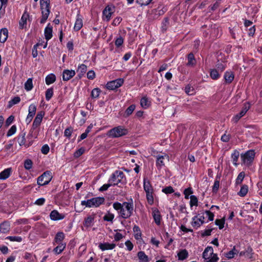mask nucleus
<instances>
[{"label": "nucleus", "mask_w": 262, "mask_h": 262, "mask_svg": "<svg viewBox=\"0 0 262 262\" xmlns=\"http://www.w3.org/2000/svg\"><path fill=\"white\" fill-rule=\"evenodd\" d=\"M113 207L117 211L119 215L124 219L129 218L132 215L134 209L132 201L130 202H124L122 203L115 202L113 203Z\"/></svg>", "instance_id": "1"}, {"label": "nucleus", "mask_w": 262, "mask_h": 262, "mask_svg": "<svg viewBox=\"0 0 262 262\" xmlns=\"http://www.w3.org/2000/svg\"><path fill=\"white\" fill-rule=\"evenodd\" d=\"M108 182L113 186L118 185L119 183L123 184L126 183V178L122 171L116 170L111 174Z\"/></svg>", "instance_id": "2"}, {"label": "nucleus", "mask_w": 262, "mask_h": 262, "mask_svg": "<svg viewBox=\"0 0 262 262\" xmlns=\"http://www.w3.org/2000/svg\"><path fill=\"white\" fill-rule=\"evenodd\" d=\"M128 134V130L122 126H118L109 130L106 135L112 138H119Z\"/></svg>", "instance_id": "3"}, {"label": "nucleus", "mask_w": 262, "mask_h": 262, "mask_svg": "<svg viewBox=\"0 0 262 262\" xmlns=\"http://www.w3.org/2000/svg\"><path fill=\"white\" fill-rule=\"evenodd\" d=\"M104 197H95L86 201H82L81 205L89 208L98 207L104 203Z\"/></svg>", "instance_id": "4"}, {"label": "nucleus", "mask_w": 262, "mask_h": 262, "mask_svg": "<svg viewBox=\"0 0 262 262\" xmlns=\"http://www.w3.org/2000/svg\"><path fill=\"white\" fill-rule=\"evenodd\" d=\"M202 257L206 262H217L219 259L217 254L214 253L213 248L211 246H208L205 249Z\"/></svg>", "instance_id": "5"}, {"label": "nucleus", "mask_w": 262, "mask_h": 262, "mask_svg": "<svg viewBox=\"0 0 262 262\" xmlns=\"http://www.w3.org/2000/svg\"><path fill=\"white\" fill-rule=\"evenodd\" d=\"M40 4L42 13L40 23L43 24L48 19L50 12V0H40Z\"/></svg>", "instance_id": "6"}, {"label": "nucleus", "mask_w": 262, "mask_h": 262, "mask_svg": "<svg viewBox=\"0 0 262 262\" xmlns=\"http://www.w3.org/2000/svg\"><path fill=\"white\" fill-rule=\"evenodd\" d=\"M255 151L253 150H249L241 155V160L243 164L246 166H249L252 163L254 157Z\"/></svg>", "instance_id": "7"}, {"label": "nucleus", "mask_w": 262, "mask_h": 262, "mask_svg": "<svg viewBox=\"0 0 262 262\" xmlns=\"http://www.w3.org/2000/svg\"><path fill=\"white\" fill-rule=\"evenodd\" d=\"M52 174L50 171H46L37 178V183L39 186L47 185L51 181Z\"/></svg>", "instance_id": "8"}, {"label": "nucleus", "mask_w": 262, "mask_h": 262, "mask_svg": "<svg viewBox=\"0 0 262 262\" xmlns=\"http://www.w3.org/2000/svg\"><path fill=\"white\" fill-rule=\"evenodd\" d=\"M123 83V79L118 78L116 80L108 82L106 84V88L108 90H114L122 86Z\"/></svg>", "instance_id": "9"}, {"label": "nucleus", "mask_w": 262, "mask_h": 262, "mask_svg": "<svg viewBox=\"0 0 262 262\" xmlns=\"http://www.w3.org/2000/svg\"><path fill=\"white\" fill-rule=\"evenodd\" d=\"M156 165L158 169H161L165 166L164 160L169 161V156L166 154L164 155H158L156 156Z\"/></svg>", "instance_id": "10"}, {"label": "nucleus", "mask_w": 262, "mask_h": 262, "mask_svg": "<svg viewBox=\"0 0 262 262\" xmlns=\"http://www.w3.org/2000/svg\"><path fill=\"white\" fill-rule=\"evenodd\" d=\"M45 115V112L43 111H40L38 112L37 114L34 121L33 122L32 128L35 129L37 128L40 125L42 118Z\"/></svg>", "instance_id": "11"}, {"label": "nucleus", "mask_w": 262, "mask_h": 262, "mask_svg": "<svg viewBox=\"0 0 262 262\" xmlns=\"http://www.w3.org/2000/svg\"><path fill=\"white\" fill-rule=\"evenodd\" d=\"M52 27L49 24L45 29L44 34L45 38L47 40L46 42L43 45V49H45L47 47L48 41L52 37Z\"/></svg>", "instance_id": "12"}, {"label": "nucleus", "mask_w": 262, "mask_h": 262, "mask_svg": "<svg viewBox=\"0 0 262 262\" xmlns=\"http://www.w3.org/2000/svg\"><path fill=\"white\" fill-rule=\"evenodd\" d=\"M152 216L154 218L155 223L157 225L161 224V215L159 210L156 208H152Z\"/></svg>", "instance_id": "13"}, {"label": "nucleus", "mask_w": 262, "mask_h": 262, "mask_svg": "<svg viewBox=\"0 0 262 262\" xmlns=\"http://www.w3.org/2000/svg\"><path fill=\"white\" fill-rule=\"evenodd\" d=\"M113 13V9L107 6L103 11V19L108 21L110 20L112 15Z\"/></svg>", "instance_id": "14"}, {"label": "nucleus", "mask_w": 262, "mask_h": 262, "mask_svg": "<svg viewBox=\"0 0 262 262\" xmlns=\"http://www.w3.org/2000/svg\"><path fill=\"white\" fill-rule=\"evenodd\" d=\"M50 216L52 221H59L63 219L65 217V215L59 213L58 211L54 210L51 212Z\"/></svg>", "instance_id": "15"}, {"label": "nucleus", "mask_w": 262, "mask_h": 262, "mask_svg": "<svg viewBox=\"0 0 262 262\" xmlns=\"http://www.w3.org/2000/svg\"><path fill=\"white\" fill-rule=\"evenodd\" d=\"M75 72L72 70H64L62 73V79L63 81H68L74 77Z\"/></svg>", "instance_id": "16"}, {"label": "nucleus", "mask_w": 262, "mask_h": 262, "mask_svg": "<svg viewBox=\"0 0 262 262\" xmlns=\"http://www.w3.org/2000/svg\"><path fill=\"white\" fill-rule=\"evenodd\" d=\"M65 238V235L62 232H58L56 233L53 244L55 245L56 244H66L63 243V241Z\"/></svg>", "instance_id": "17"}, {"label": "nucleus", "mask_w": 262, "mask_h": 262, "mask_svg": "<svg viewBox=\"0 0 262 262\" xmlns=\"http://www.w3.org/2000/svg\"><path fill=\"white\" fill-rule=\"evenodd\" d=\"M116 245L114 243H100L99 244L98 247L102 251H105L108 250H112L116 247Z\"/></svg>", "instance_id": "18"}, {"label": "nucleus", "mask_w": 262, "mask_h": 262, "mask_svg": "<svg viewBox=\"0 0 262 262\" xmlns=\"http://www.w3.org/2000/svg\"><path fill=\"white\" fill-rule=\"evenodd\" d=\"M95 215L87 216L83 222V225L86 228L92 227L94 224Z\"/></svg>", "instance_id": "19"}, {"label": "nucleus", "mask_w": 262, "mask_h": 262, "mask_svg": "<svg viewBox=\"0 0 262 262\" xmlns=\"http://www.w3.org/2000/svg\"><path fill=\"white\" fill-rule=\"evenodd\" d=\"M83 26V21L82 18L79 14H78L76 16V20L74 26V29L75 31H79Z\"/></svg>", "instance_id": "20"}, {"label": "nucleus", "mask_w": 262, "mask_h": 262, "mask_svg": "<svg viewBox=\"0 0 262 262\" xmlns=\"http://www.w3.org/2000/svg\"><path fill=\"white\" fill-rule=\"evenodd\" d=\"M143 188L146 193L154 192V189L150 182L146 178H144L143 180Z\"/></svg>", "instance_id": "21"}, {"label": "nucleus", "mask_w": 262, "mask_h": 262, "mask_svg": "<svg viewBox=\"0 0 262 262\" xmlns=\"http://www.w3.org/2000/svg\"><path fill=\"white\" fill-rule=\"evenodd\" d=\"M137 256L139 262H149L150 259L144 251H140L138 252Z\"/></svg>", "instance_id": "22"}, {"label": "nucleus", "mask_w": 262, "mask_h": 262, "mask_svg": "<svg viewBox=\"0 0 262 262\" xmlns=\"http://www.w3.org/2000/svg\"><path fill=\"white\" fill-rule=\"evenodd\" d=\"M8 36V31L6 28H3L0 31V42H5Z\"/></svg>", "instance_id": "23"}, {"label": "nucleus", "mask_w": 262, "mask_h": 262, "mask_svg": "<svg viewBox=\"0 0 262 262\" xmlns=\"http://www.w3.org/2000/svg\"><path fill=\"white\" fill-rule=\"evenodd\" d=\"M224 78L226 83H230L233 80L234 76L232 72L227 71L224 74Z\"/></svg>", "instance_id": "24"}, {"label": "nucleus", "mask_w": 262, "mask_h": 262, "mask_svg": "<svg viewBox=\"0 0 262 262\" xmlns=\"http://www.w3.org/2000/svg\"><path fill=\"white\" fill-rule=\"evenodd\" d=\"M10 229V225L7 222H4L0 225V232L3 233H8Z\"/></svg>", "instance_id": "25"}, {"label": "nucleus", "mask_w": 262, "mask_h": 262, "mask_svg": "<svg viewBox=\"0 0 262 262\" xmlns=\"http://www.w3.org/2000/svg\"><path fill=\"white\" fill-rule=\"evenodd\" d=\"M133 231L134 232V237L137 241L142 240V233L139 226L135 225L133 227Z\"/></svg>", "instance_id": "26"}, {"label": "nucleus", "mask_w": 262, "mask_h": 262, "mask_svg": "<svg viewBox=\"0 0 262 262\" xmlns=\"http://www.w3.org/2000/svg\"><path fill=\"white\" fill-rule=\"evenodd\" d=\"M87 67L85 64H81L78 66V69L77 70V73L79 78L82 77V76L85 73Z\"/></svg>", "instance_id": "27"}, {"label": "nucleus", "mask_w": 262, "mask_h": 262, "mask_svg": "<svg viewBox=\"0 0 262 262\" xmlns=\"http://www.w3.org/2000/svg\"><path fill=\"white\" fill-rule=\"evenodd\" d=\"M58 245L55 248L53 249V252L55 254H60L66 248V244H56Z\"/></svg>", "instance_id": "28"}, {"label": "nucleus", "mask_w": 262, "mask_h": 262, "mask_svg": "<svg viewBox=\"0 0 262 262\" xmlns=\"http://www.w3.org/2000/svg\"><path fill=\"white\" fill-rule=\"evenodd\" d=\"M203 224V222L201 221L200 219H199V217L194 216L192 217L191 225L193 228L198 229Z\"/></svg>", "instance_id": "29"}, {"label": "nucleus", "mask_w": 262, "mask_h": 262, "mask_svg": "<svg viewBox=\"0 0 262 262\" xmlns=\"http://www.w3.org/2000/svg\"><path fill=\"white\" fill-rule=\"evenodd\" d=\"M140 104L143 108H147L150 105V101L146 96L143 97L140 100Z\"/></svg>", "instance_id": "30"}, {"label": "nucleus", "mask_w": 262, "mask_h": 262, "mask_svg": "<svg viewBox=\"0 0 262 262\" xmlns=\"http://www.w3.org/2000/svg\"><path fill=\"white\" fill-rule=\"evenodd\" d=\"M29 17V14L27 13H24L19 21V26L20 28H24L27 25V20Z\"/></svg>", "instance_id": "31"}, {"label": "nucleus", "mask_w": 262, "mask_h": 262, "mask_svg": "<svg viewBox=\"0 0 262 262\" xmlns=\"http://www.w3.org/2000/svg\"><path fill=\"white\" fill-rule=\"evenodd\" d=\"M11 168H7L0 173V180H5L10 175Z\"/></svg>", "instance_id": "32"}, {"label": "nucleus", "mask_w": 262, "mask_h": 262, "mask_svg": "<svg viewBox=\"0 0 262 262\" xmlns=\"http://www.w3.org/2000/svg\"><path fill=\"white\" fill-rule=\"evenodd\" d=\"M178 259L181 260H183L188 257V252L186 249L181 250L178 253Z\"/></svg>", "instance_id": "33"}, {"label": "nucleus", "mask_w": 262, "mask_h": 262, "mask_svg": "<svg viewBox=\"0 0 262 262\" xmlns=\"http://www.w3.org/2000/svg\"><path fill=\"white\" fill-rule=\"evenodd\" d=\"M56 80V76L54 74H50L48 75L45 79L46 83L47 85H50L53 83Z\"/></svg>", "instance_id": "34"}, {"label": "nucleus", "mask_w": 262, "mask_h": 262, "mask_svg": "<svg viewBox=\"0 0 262 262\" xmlns=\"http://www.w3.org/2000/svg\"><path fill=\"white\" fill-rule=\"evenodd\" d=\"M188 62L187 66L190 67H193L196 64V60L194 58V55L192 53H190L188 55Z\"/></svg>", "instance_id": "35"}, {"label": "nucleus", "mask_w": 262, "mask_h": 262, "mask_svg": "<svg viewBox=\"0 0 262 262\" xmlns=\"http://www.w3.org/2000/svg\"><path fill=\"white\" fill-rule=\"evenodd\" d=\"M239 152L238 151L235 150L231 154V158L232 162L234 165L237 166L238 164L237 163L238 159L239 158Z\"/></svg>", "instance_id": "36"}, {"label": "nucleus", "mask_w": 262, "mask_h": 262, "mask_svg": "<svg viewBox=\"0 0 262 262\" xmlns=\"http://www.w3.org/2000/svg\"><path fill=\"white\" fill-rule=\"evenodd\" d=\"M250 106L251 105L249 102L245 103L243 105V107L241 111L239 113L241 116L243 117L246 114L248 111L250 109Z\"/></svg>", "instance_id": "37"}, {"label": "nucleus", "mask_w": 262, "mask_h": 262, "mask_svg": "<svg viewBox=\"0 0 262 262\" xmlns=\"http://www.w3.org/2000/svg\"><path fill=\"white\" fill-rule=\"evenodd\" d=\"M248 187L246 185H243L239 192L237 193L238 195L240 196L244 197L248 193Z\"/></svg>", "instance_id": "38"}, {"label": "nucleus", "mask_w": 262, "mask_h": 262, "mask_svg": "<svg viewBox=\"0 0 262 262\" xmlns=\"http://www.w3.org/2000/svg\"><path fill=\"white\" fill-rule=\"evenodd\" d=\"M33 88L32 78H30L27 79L25 83V89L27 91H31Z\"/></svg>", "instance_id": "39"}, {"label": "nucleus", "mask_w": 262, "mask_h": 262, "mask_svg": "<svg viewBox=\"0 0 262 262\" xmlns=\"http://www.w3.org/2000/svg\"><path fill=\"white\" fill-rule=\"evenodd\" d=\"M115 215L113 213L107 212L103 216V219L105 221L113 222Z\"/></svg>", "instance_id": "40"}, {"label": "nucleus", "mask_w": 262, "mask_h": 262, "mask_svg": "<svg viewBox=\"0 0 262 262\" xmlns=\"http://www.w3.org/2000/svg\"><path fill=\"white\" fill-rule=\"evenodd\" d=\"M36 112V106L34 104H31L29 105L28 108V115L34 117Z\"/></svg>", "instance_id": "41"}, {"label": "nucleus", "mask_w": 262, "mask_h": 262, "mask_svg": "<svg viewBox=\"0 0 262 262\" xmlns=\"http://www.w3.org/2000/svg\"><path fill=\"white\" fill-rule=\"evenodd\" d=\"M20 101V98L18 96L14 97L11 99L8 103V107L10 108L13 105L18 103Z\"/></svg>", "instance_id": "42"}, {"label": "nucleus", "mask_w": 262, "mask_h": 262, "mask_svg": "<svg viewBox=\"0 0 262 262\" xmlns=\"http://www.w3.org/2000/svg\"><path fill=\"white\" fill-rule=\"evenodd\" d=\"M153 193H154V192L146 193V197L147 202L150 205H152L154 203Z\"/></svg>", "instance_id": "43"}, {"label": "nucleus", "mask_w": 262, "mask_h": 262, "mask_svg": "<svg viewBox=\"0 0 262 262\" xmlns=\"http://www.w3.org/2000/svg\"><path fill=\"white\" fill-rule=\"evenodd\" d=\"M245 176V172L242 171L240 172L235 180L236 185H239L242 183Z\"/></svg>", "instance_id": "44"}, {"label": "nucleus", "mask_w": 262, "mask_h": 262, "mask_svg": "<svg viewBox=\"0 0 262 262\" xmlns=\"http://www.w3.org/2000/svg\"><path fill=\"white\" fill-rule=\"evenodd\" d=\"M210 75L211 78L214 80L217 79L220 76V74L216 69L211 70L210 73Z\"/></svg>", "instance_id": "45"}, {"label": "nucleus", "mask_w": 262, "mask_h": 262, "mask_svg": "<svg viewBox=\"0 0 262 262\" xmlns=\"http://www.w3.org/2000/svg\"><path fill=\"white\" fill-rule=\"evenodd\" d=\"M100 93V90L99 88L94 89L91 92V97L94 99L98 98Z\"/></svg>", "instance_id": "46"}, {"label": "nucleus", "mask_w": 262, "mask_h": 262, "mask_svg": "<svg viewBox=\"0 0 262 262\" xmlns=\"http://www.w3.org/2000/svg\"><path fill=\"white\" fill-rule=\"evenodd\" d=\"M7 239H9L11 242H21L23 238L19 236H9L6 237Z\"/></svg>", "instance_id": "47"}, {"label": "nucleus", "mask_w": 262, "mask_h": 262, "mask_svg": "<svg viewBox=\"0 0 262 262\" xmlns=\"http://www.w3.org/2000/svg\"><path fill=\"white\" fill-rule=\"evenodd\" d=\"M53 95V89H48L46 92V99L47 101L50 100Z\"/></svg>", "instance_id": "48"}, {"label": "nucleus", "mask_w": 262, "mask_h": 262, "mask_svg": "<svg viewBox=\"0 0 262 262\" xmlns=\"http://www.w3.org/2000/svg\"><path fill=\"white\" fill-rule=\"evenodd\" d=\"M190 206L192 207L193 206H197L198 200L196 196L195 195H191L190 196Z\"/></svg>", "instance_id": "49"}, {"label": "nucleus", "mask_w": 262, "mask_h": 262, "mask_svg": "<svg viewBox=\"0 0 262 262\" xmlns=\"http://www.w3.org/2000/svg\"><path fill=\"white\" fill-rule=\"evenodd\" d=\"M32 162L30 159L26 160L24 162V167L27 170H30L32 167Z\"/></svg>", "instance_id": "50"}, {"label": "nucleus", "mask_w": 262, "mask_h": 262, "mask_svg": "<svg viewBox=\"0 0 262 262\" xmlns=\"http://www.w3.org/2000/svg\"><path fill=\"white\" fill-rule=\"evenodd\" d=\"M135 105H130L125 111V114L127 116L131 115L135 109Z\"/></svg>", "instance_id": "51"}, {"label": "nucleus", "mask_w": 262, "mask_h": 262, "mask_svg": "<svg viewBox=\"0 0 262 262\" xmlns=\"http://www.w3.org/2000/svg\"><path fill=\"white\" fill-rule=\"evenodd\" d=\"M215 224L219 226L220 229H222L224 227L225 220L224 219H216L215 221Z\"/></svg>", "instance_id": "52"}, {"label": "nucleus", "mask_w": 262, "mask_h": 262, "mask_svg": "<svg viewBox=\"0 0 262 262\" xmlns=\"http://www.w3.org/2000/svg\"><path fill=\"white\" fill-rule=\"evenodd\" d=\"M185 93L189 95H192L194 93V90L193 88L190 85H187L185 87Z\"/></svg>", "instance_id": "53"}, {"label": "nucleus", "mask_w": 262, "mask_h": 262, "mask_svg": "<svg viewBox=\"0 0 262 262\" xmlns=\"http://www.w3.org/2000/svg\"><path fill=\"white\" fill-rule=\"evenodd\" d=\"M85 149L83 147H81L79 149L77 150L74 154L75 158H79L81 156L84 152Z\"/></svg>", "instance_id": "54"}, {"label": "nucleus", "mask_w": 262, "mask_h": 262, "mask_svg": "<svg viewBox=\"0 0 262 262\" xmlns=\"http://www.w3.org/2000/svg\"><path fill=\"white\" fill-rule=\"evenodd\" d=\"M41 43H40V42H38L37 43H36V45H35L33 47V49H32V56L34 57V58H35L37 57V55H38V52H37V47L38 46H39L40 45H41Z\"/></svg>", "instance_id": "55"}, {"label": "nucleus", "mask_w": 262, "mask_h": 262, "mask_svg": "<svg viewBox=\"0 0 262 262\" xmlns=\"http://www.w3.org/2000/svg\"><path fill=\"white\" fill-rule=\"evenodd\" d=\"M73 132V128L72 127H69L64 130V136L70 138Z\"/></svg>", "instance_id": "56"}, {"label": "nucleus", "mask_w": 262, "mask_h": 262, "mask_svg": "<svg viewBox=\"0 0 262 262\" xmlns=\"http://www.w3.org/2000/svg\"><path fill=\"white\" fill-rule=\"evenodd\" d=\"M152 0H136V3L141 6L149 5Z\"/></svg>", "instance_id": "57"}, {"label": "nucleus", "mask_w": 262, "mask_h": 262, "mask_svg": "<svg viewBox=\"0 0 262 262\" xmlns=\"http://www.w3.org/2000/svg\"><path fill=\"white\" fill-rule=\"evenodd\" d=\"M193 193V191L192 188L190 187L187 188L185 189L184 191V194L185 195V198L186 199H188L190 198L189 196L190 194Z\"/></svg>", "instance_id": "58"}, {"label": "nucleus", "mask_w": 262, "mask_h": 262, "mask_svg": "<svg viewBox=\"0 0 262 262\" xmlns=\"http://www.w3.org/2000/svg\"><path fill=\"white\" fill-rule=\"evenodd\" d=\"M168 20L167 18H165L162 23L161 29L162 31H165L167 30L168 26Z\"/></svg>", "instance_id": "59"}, {"label": "nucleus", "mask_w": 262, "mask_h": 262, "mask_svg": "<svg viewBox=\"0 0 262 262\" xmlns=\"http://www.w3.org/2000/svg\"><path fill=\"white\" fill-rule=\"evenodd\" d=\"M162 192L165 194H170L174 192V190L171 186H167L162 189Z\"/></svg>", "instance_id": "60"}, {"label": "nucleus", "mask_w": 262, "mask_h": 262, "mask_svg": "<svg viewBox=\"0 0 262 262\" xmlns=\"http://www.w3.org/2000/svg\"><path fill=\"white\" fill-rule=\"evenodd\" d=\"M16 127L15 125H13L11 127V128L9 129L7 132V136L8 137H10L12 136L16 133Z\"/></svg>", "instance_id": "61"}, {"label": "nucleus", "mask_w": 262, "mask_h": 262, "mask_svg": "<svg viewBox=\"0 0 262 262\" xmlns=\"http://www.w3.org/2000/svg\"><path fill=\"white\" fill-rule=\"evenodd\" d=\"M220 187V181L219 180H215L214 181L213 186L212 187L213 192L216 193Z\"/></svg>", "instance_id": "62"}, {"label": "nucleus", "mask_w": 262, "mask_h": 262, "mask_svg": "<svg viewBox=\"0 0 262 262\" xmlns=\"http://www.w3.org/2000/svg\"><path fill=\"white\" fill-rule=\"evenodd\" d=\"M123 38L121 36L118 37L116 39L115 42V44L116 46L117 47L121 46L123 44Z\"/></svg>", "instance_id": "63"}, {"label": "nucleus", "mask_w": 262, "mask_h": 262, "mask_svg": "<svg viewBox=\"0 0 262 262\" xmlns=\"http://www.w3.org/2000/svg\"><path fill=\"white\" fill-rule=\"evenodd\" d=\"M50 148L48 144L43 145L41 149V152L45 155H47L49 152Z\"/></svg>", "instance_id": "64"}]
</instances>
